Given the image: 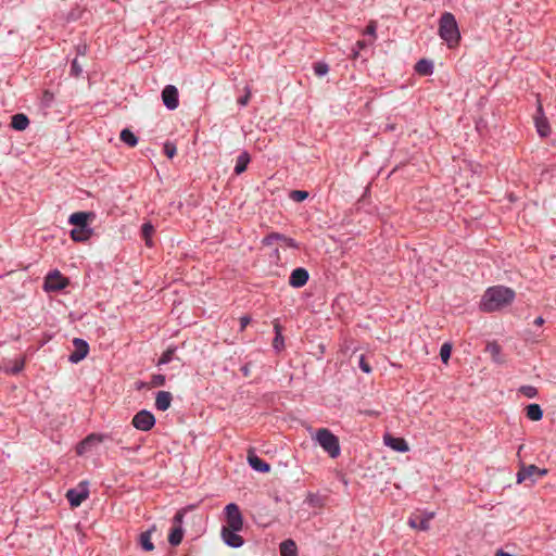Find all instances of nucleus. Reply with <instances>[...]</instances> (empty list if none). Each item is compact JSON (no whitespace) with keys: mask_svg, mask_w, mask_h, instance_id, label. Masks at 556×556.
Here are the masks:
<instances>
[{"mask_svg":"<svg viewBox=\"0 0 556 556\" xmlns=\"http://www.w3.org/2000/svg\"><path fill=\"white\" fill-rule=\"evenodd\" d=\"M241 530L222 529V538L226 545L238 548L244 543L241 535L238 534Z\"/></svg>","mask_w":556,"mask_h":556,"instance_id":"2eb2a0df","label":"nucleus"},{"mask_svg":"<svg viewBox=\"0 0 556 556\" xmlns=\"http://www.w3.org/2000/svg\"><path fill=\"white\" fill-rule=\"evenodd\" d=\"M364 413L368 416H378L379 415V412H376V410H366Z\"/></svg>","mask_w":556,"mask_h":556,"instance_id":"6e6d98bb","label":"nucleus"},{"mask_svg":"<svg viewBox=\"0 0 556 556\" xmlns=\"http://www.w3.org/2000/svg\"><path fill=\"white\" fill-rule=\"evenodd\" d=\"M173 396L168 391H159L155 397V407L161 412H165L170 407Z\"/></svg>","mask_w":556,"mask_h":556,"instance_id":"6ab92c4d","label":"nucleus"},{"mask_svg":"<svg viewBox=\"0 0 556 556\" xmlns=\"http://www.w3.org/2000/svg\"><path fill=\"white\" fill-rule=\"evenodd\" d=\"M544 324L543 317L539 316L534 319V325L542 326Z\"/></svg>","mask_w":556,"mask_h":556,"instance_id":"603ef678","label":"nucleus"},{"mask_svg":"<svg viewBox=\"0 0 556 556\" xmlns=\"http://www.w3.org/2000/svg\"><path fill=\"white\" fill-rule=\"evenodd\" d=\"M251 161V156L247 151H243L239 154V156L236 160V166H235V174L241 175L247 170V167Z\"/></svg>","mask_w":556,"mask_h":556,"instance_id":"5701e85b","label":"nucleus"},{"mask_svg":"<svg viewBox=\"0 0 556 556\" xmlns=\"http://www.w3.org/2000/svg\"><path fill=\"white\" fill-rule=\"evenodd\" d=\"M184 538V529L181 526H175L168 535V542L173 546H177L181 543Z\"/></svg>","mask_w":556,"mask_h":556,"instance_id":"a878e982","label":"nucleus"},{"mask_svg":"<svg viewBox=\"0 0 556 556\" xmlns=\"http://www.w3.org/2000/svg\"><path fill=\"white\" fill-rule=\"evenodd\" d=\"M316 440L330 457L336 458L340 455L339 439L330 430L326 428L318 429Z\"/></svg>","mask_w":556,"mask_h":556,"instance_id":"20e7f679","label":"nucleus"},{"mask_svg":"<svg viewBox=\"0 0 556 556\" xmlns=\"http://www.w3.org/2000/svg\"><path fill=\"white\" fill-rule=\"evenodd\" d=\"M23 368H24V359H17V361H15L14 366L11 369H9L8 371H10L13 375H16L20 371H22Z\"/></svg>","mask_w":556,"mask_h":556,"instance_id":"37998d69","label":"nucleus"},{"mask_svg":"<svg viewBox=\"0 0 556 556\" xmlns=\"http://www.w3.org/2000/svg\"><path fill=\"white\" fill-rule=\"evenodd\" d=\"M94 217L92 212H76L68 217V223L74 226L71 230L70 236L75 242H85L91 235L92 229L88 222Z\"/></svg>","mask_w":556,"mask_h":556,"instance_id":"f03ea898","label":"nucleus"},{"mask_svg":"<svg viewBox=\"0 0 556 556\" xmlns=\"http://www.w3.org/2000/svg\"><path fill=\"white\" fill-rule=\"evenodd\" d=\"M289 198L295 202H303L308 198V192L305 190H293L290 192Z\"/></svg>","mask_w":556,"mask_h":556,"instance_id":"c9c22d12","label":"nucleus"},{"mask_svg":"<svg viewBox=\"0 0 556 556\" xmlns=\"http://www.w3.org/2000/svg\"><path fill=\"white\" fill-rule=\"evenodd\" d=\"M518 392L528 399H533L538 395V389L533 386L525 384L518 389Z\"/></svg>","mask_w":556,"mask_h":556,"instance_id":"473e14b6","label":"nucleus"},{"mask_svg":"<svg viewBox=\"0 0 556 556\" xmlns=\"http://www.w3.org/2000/svg\"><path fill=\"white\" fill-rule=\"evenodd\" d=\"M76 50H77V54L85 55L86 51H87V46L86 45H79V46H77Z\"/></svg>","mask_w":556,"mask_h":556,"instance_id":"3c124183","label":"nucleus"},{"mask_svg":"<svg viewBox=\"0 0 556 556\" xmlns=\"http://www.w3.org/2000/svg\"><path fill=\"white\" fill-rule=\"evenodd\" d=\"M357 46H358V47H363V46H364V42H363V41H357Z\"/></svg>","mask_w":556,"mask_h":556,"instance_id":"4d7b16f0","label":"nucleus"},{"mask_svg":"<svg viewBox=\"0 0 556 556\" xmlns=\"http://www.w3.org/2000/svg\"><path fill=\"white\" fill-rule=\"evenodd\" d=\"M384 444L392 450L401 453H405L409 450L407 442L403 438H395L390 434H386Z\"/></svg>","mask_w":556,"mask_h":556,"instance_id":"a211bd4d","label":"nucleus"},{"mask_svg":"<svg viewBox=\"0 0 556 556\" xmlns=\"http://www.w3.org/2000/svg\"><path fill=\"white\" fill-rule=\"evenodd\" d=\"M547 473L546 469L539 468L535 465H522L517 472V482L521 483L526 480H530L532 483L535 481L534 476L543 477Z\"/></svg>","mask_w":556,"mask_h":556,"instance_id":"1a4fd4ad","label":"nucleus"},{"mask_svg":"<svg viewBox=\"0 0 556 556\" xmlns=\"http://www.w3.org/2000/svg\"><path fill=\"white\" fill-rule=\"evenodd\" d=\"M73 345L74 351L71 353L68 361L73 364H77L88 355L89 344L84 339L75 338Z\"/></svg>","mask_w":556,"mask_h":556,"instance_id":"9d476101","label":"nucleus"},{"mask_svg":"<svg viewBox=\"0 0 556 556\" xmlns=\"http://www.w3.org/2000/svg\"><path fill=\"white\" fill-rule=\"evenodd\" d=\"M358 366H359V368H361L365 374H370V372H371V367H370V365L368 364V362L366 361V358H365V356H364V355H361V356H359Z\"/></svg>","mask_w":556,"mask_h":556,"instance_id":"a19ab883","label":"nucleus"},{"mask_svg":"<svg viewBox=\"0 0 556 556\" xmlns=\"http://www.w3.org/2000/svg\"><path fill=\"white\" fill-rule=\"evenodd\" d=\"M514 299L515 291L513 289L504 286H495L485 291L480 306L484 312H495L510 304Z\"/></svg>","mask_w":556,"mask_h":556,"instance_id":"f257e3e1","label":"nucleus"},{"mask_svg":"<svg viewBox=\"0 0 556 556\" xmlns=\"http://www.w3.org/2000/svg\"><path fill=\"white\" fill-rule=\"evenodd\" d=\"M175 352H176V348H174V346H169L166 351H164L157 361V366L166 365L169 362H172L174 358Z\"/></svg>","mask_w":556,"mask_h":556,"instance_id":"7c9ffc66","label":"nucleus"},{"mask_svg":"<svg viewBox=\"0 0 556 556\" xmlns=\"http://www.w3.org/2000/svg\"><path fill=\"white\" fill-rule=\"evenodd\" d=\"M177 152L176 146L173 142H165L164 144V153L167 157L173 159Z\"/></svg>","mask_w":556,"mask_h":556,"instance_id":"58836bf2","label":"nucleus"},{"mask_svg":"<svg viewBox=\"0 0 556 556\" xmlns=\"http://www.w3.org/2000/svg\"><path fill=\"white\" fill-rule=\"evenodd\" d=\"M121 140L129 147H136L138 143V137L128 128L121 131Z\"/></svg>","mask_w":556,"mask_h":556,"instance_id":"cd10ccee","label":"nucleus"},{"mask_svg":"<svg viewBox=\"0 0 556 556\" xmlns=\"http://www.w3.org/2000/svg\"><path fill=\"white\" fill-rule=\"evenodd\" d=\"M29 125V118L23 114L17 113L11 117V127L15 130H25Z\"/></svg>","mask_w":556,"mask_h":556,"instance_id":"4be33fe9","label":"nucleus"},{"mask_svg":"<svg viewBox=\"0 0 556 556\" xmlns=\"http://www.w3.org/2000/svg\"><path fill=\"white\" fill-rule=\"evenodd\" d=\"M163 104L170 111L179 105L178 89L173 85H167L162 91Z\"/></svg>","mask_w":556,"mask_h":556,"instance_id":"f8f14e48","label":"nucleus"},{"mask_svg":"<svg viewBox=\"0 0 556 556\" xmlns=\"http://www.w3.org/2000/svg\"><path fill=\"white\" fill-rule=\"evenodd\" d=\"M251 323V317L249 315H243L240 317V331H244L247 326Z\"/></svg>","mask_w":556,"mask_h":556,"instance_id":"a18cd8bd","label":"nucleus"},{"mask_svg":"<svg viewBox=\"0 0 556 556\" xmlns=\"http://www.w3.org/2000/svg\"><path fill=\"white\" fill-rule=\"evenodd\" d=\"M106 438L105 434H98V433H90L89 435H87L84 441H85V444L89 445L90 448L96 445V444H99L101 442H103V440Z\"/></svg>","mask_w":556,"mask_h":556,"instance_id":"2f4dec72","label":"nucleus"},{"mask_svg":"<svg viewBox=\"0 0 556 556\" xmlns=\"http://www.w3.org/2000/svg\"><path fill=\"white\" fill-rule=\"evenodd\" d=\"M54 101V94L50 90H45L41 96L40 103L43 108H50Z\"/></svg>","mask_w":556,"mask_h":556,"instance_id":"f704fd0d","label":"nucleus"},{"mask_svg":"<svg viewBox=\"0 0 556 556\" xmlns=\"http://www.w3.org/2000/svg\"><path fill=\"white\" fill-rule=\"evenodd\" d=\"M184 517H185V514L182 510L177 511L173 519L175 526H181Z\"/></svg>","mask_w":556,"mask_h":556,"instance_id":"49530a36","label":"nucleus"},{"mask_svg":"<svg viewBox=\"0 0 556 556\" xmlns=\"http://www.w3.org/2000/svg\"><path fill=\"white\" fill-rule=\"evenodd\" d=\"M526 415L530 420L539 421L543 418V409L539 404H529L526 407Z\"/></svg>","mask_w":556,"mask_h":556,"instance_id":"393cba45","label":"nucleus"},{"mask_svg":"<svg viewBox=\"0 0 556 556\" xmlns=\"http://www.w3.org/2000/svg\"><path fill=\"white\" fill-rule=\"evenodd\" d=\"M250 97H251V93H250V91H248L244 96H242L238 99V101H237L238 104L240 106H245L250 101Z\"/></svg>","mask_w":556,"mask_h":556,"instance_id":"de8ad7c7","label":"nucleus"},{"mask_svg":"<svg viewBox=\"0 0 556 556\" xmlns=\"http://www.w3.org/2000/svg\"><path fill=\"white\" fill-rule=\"evenodd\" d=\"M433 68V62L428 59H421L415 65L416 73L422 76L432 75Z\"/></svg>","mask_w":556,"mask_h":556,"instance_id":"412c9836","label":"nucleus"},{"mask_svg":"<svg viewBox=\"0 0 556 556\" xmlns=\"http://www.w3.org/2000/svg\"><path fill=\"white\" fill-rule=\"evenodd\" d=\"M251 364L250 363H247L244 364L241 368H240V371L242 372V375L244 377H249L250 374H251V368H250Z\"/></svg>","mask_w":556,"mask_h":556,"instance_id":"8fccbe9b","label":"nucleus"},{"mask_svg":"<svg viewBox=\"0 0 556 556\" xmlns=\"http://www.w3.org/2000/svg\"><path fill=\"white\" fill-rule=\"evenodd\" d=\"M538 113L541 114V116L535 117L536 131L540 137L546 138L551 134V126L547 118L543 116V109L541 104L538 108Z\"/></svg>","mask_w":556,"mask_h":556,"instance_id":"f3484780","label":"nucleus"},{"mask_svg":"<svg viewBox=\"0 0 556 556\" xmlns=\"http://www.w3.org/2000/svg\"><path fill=\"white\" fill-rule=\"evenodd\" d=\"M65 496L72 507H78L89 496L88 481H81L76 488L67 490Z\"/></svg>","mask_w":556,"mask_h":556,"instance_id":"423d86ee","label":"nucleus"},{"mask_svg":"<svg viewBox=\"0 0 556 556\" xmlns=\"http://www.w3.org/2000/svg\"><path fill=\"white\" fill-rule=\"evenodd\" d=\"M452 352V344L451 343H443L440 349V357L442 363L447 364Z\"/></svg>","mask_w":556,"mask_h":556,"instance_id":"72a5a7b5","label":"nucleus"},{"mask_svg":"<svg viewBox=\"0 0 556 556\" xmlns=\"http://www.w3.org/2000/svg\"><path fill=\"white\" fill-rule=\"evenodd\" d=\"M153 233H154L153 225L150 222L144 223L142 225V227H141V236L144 239L146 244L148 247H152L153 245V242H152V235Z\"/></svg>","mask_w":556,"mask_h":556,"instance_id":"c85d7f7f","label":"nucleus"},{"mask_svg":"<svg viewBox=\"0 0 556 556\" xmlns=\"http://www.w3.org/2000/svg\"><path fill=\"white\" fill-rule=\"evenodd\" d=\"M485 351L491 354L493 361L496 363H500V355H501V346L496 342H490L486 344Z\"/></svg>","mask_w":556,"mask_h":556,"instance_id":"c756f323","label":"nucleus"},{"mask_svg":"<svg viewBox=\"0 0 556 556\" xmlns=\"http://www.w3.org/2000/svg\"><path fill=\"white\" fill-rule=\"evenodd\" d=\"M70 281L59 270L49 273L45 279L43 288L46 291H60L68 286Z\"/></svg>","mask_w":556,"mask_h":556,"instance_id":"6e6552de","label":"nucleus"},{"mask_svg":"<svg viewBox=\"0 0 556 556\" xmlns=\"http://www.w3.org/2000/svg\"><path fill=\"white\" fill-rule=\"evenodd\" d=\"M434 513H419L414 514L408 518V525L421 531H427L429 529L430 520L433 519Z\"/></svg>","mask_w":556,"mask_h":556,"instance_id":"9b49d317","label":"nucleus"},{"mask_svg":"<svg viewBox=\"0 0 556 556\" xmlns=\"http://www.w3.org/2000/svg\"><path fill=\"white\" fill-rule=\"evenodd\" d=\"M248 463L252 469L257 472L266 473L270 470V465L264 459L260 458L253 451L248 453Z\"/></svg>","mask_w":556,"mask_h":556,"instance_id":"dca6fc26","label":"nucleus"},{"mask_svg":"<svg viewBox=\"0 0 556 556\" xmlns=\"http://www.w3.org/2000/svg\"><path fill=\"white\" fill-rule=\"evenodd\" d=\"M329 72V66L325 62H317L314 64V73L321 77L325 76Z\"/></svg>","mask_w":556,"mask_h":556,"instance_id":"e433bc0d","label":"nucleus"},{"mask_svg":"<svg viewBox=\"0 0 556 556\" xmlns=\"http://www.w3.org/2000/svg\"><path fill=\"white\" fill-rule=\"evenodd\" d=\"M81 11L79 9H74L72 10L67 16H66V21L67 22H73V21H77L81 17Z\"/></svg>","mask_w":556,"mask_h":556,"instance_id":"79ce46f5","label":"nucleus"},{"mask_svg":"<svg viewBox=\"0 0 556 556\" xmlns=\"http://www.w3.org/2000/svg\"><path fill=\"white\" fill-rule=\"evenodd\" d=\"M90 450V446L85 444V441H80L76 447V453L78 455H83L85 454L86 452H88Z\"/></svg>","mask_w":556,"mask_h":556,"instance_id":"c03bdc74","label":"nucleus"},{"mask_svg":"<svg viewBox=\"0 0 556 556\" xmlns=\"http://www.w3.org/2000/svg\"><path fill=\"white\" fill-rule=\"evenodd\" d=\"M375 31H376V26L374 24H369L367 26V33L368 34H375Z\"/></svg>","mask_w":556,"mask_h":556,"instance_id":"5fc2aeb1","label":"nucleus"},{"mask_svg":"<svg viewBox=\"0 0 556 556\" xmlns=\"http://www.w3.org/2000/svg\"><path fill=\"white\" fill-rule=\"evenodd\" d=\"M81 73V66L79 65L77 59H74L71 64V75L74 77H79Z\"/></svg>","mask_w":556,"mask_h":556,"instance_id":"ea45409f","label":"nucleus"},{"mask_svg":"<svg viewBox=\"0 0 556 556\" xmlns=\"http://www.w3.org/2000/svg\"><path fill=\"white\" fill-rule=\"evenodd\" d=\"M275 338L273 340V348L276 351H280L285 346V339L282 336V327L278 321L274 323Z\"/></svg>","mask_w":556,"mask_h":556,"instance_id":"b1692460","label":"nucleus"},{"mask_svg":"<svg viewBox=\"0 0 556 556\" xmlns=\"http://www.w3.org/2000/svg\"><path fill=\"white\" fill-rule=\"evenodd\" d=\"M226 526L222 529L242 530L243 517L239 506L235 503H229L224 508Z\"/></svg>","mask_w":556,"mask_h":556,"instance_id":"39448f33","label":"nucleus"},{"mask_svg":"<svg viewBox=\"0 0 556 556\" xmlns=\"http://www.w3.org/2000/svg\"><path fill=\"white\" fill-rule=\"evenodd\" d=\"M309 279V274L307 269L303 267H298L291 271L289 277V285L293 288H302L307 283Z\"/></svg>","mask_w":556,"mask_h":556,"instance_id":"4468645a","label":"nucleus"},{"mask_svg":"<svg viewBox=\"0 0 556 556\" xmlns=\"http://www.w3.org/2000/svg\"><path fill=\"white\" fill-rule=\"evenodd\" d=\"M155 421V417L150 410L141 409L132 417L131 425L137 430L146 432L154 427Z\"/></svg>","mask_w":556,"mask_h":556,"instance_id":"0eeeda50","label":"nucleus"},{"mask_svg":"<svg viewBox=\"0 0 556 556\" xmlns=\"http://www.w3.org/2000/svg\"><path fill=\"white\" fill-rule=\"evenodd\" d=\"M439 36L446 42L448 48H454L460 40L455 16L450 12H444L439 21Z\"/></svg>","mask_w":556,"mask_h":556,"instance_id":"7ed1b4c3","label":"nucleus"},{"mask_svg":"<svg viewBox=\"0 0 556 556\" xmlns=\"http://www.w3.org/2000/svg\"><path fill=\"white\" fill-rule=\"evenodd\" d=\"M165 381H166L165 376L162 374H157V375L152 376L150 383H151V387L156 388V387L164 386Z\"/></svg>","mask_w":556,"mask_h":556,"instance_id":"4c0bfd02","label":"nucleus"},{"mask_svg":"<svg viewBox=\"0 0 556 556\" xmlns=\"http://www.w3.org/2000/svg\"><path fill=\"white\" fill-rule=\"evenodd\" d=\"M276 241H279V242H283L288 248H291V249H298L299 248V244L298 242L292 239V238H289L282 233H279V232H270L268 233L266 237L263 238L262 240V243L264 245H271L274 242Z\"/></svg>","mask_w":556,"mask_h":556,"instance_id":"ddd939ff","label":"nucleus"},{"mask_svg":"<svg viewBox=\"0 0 556 556\" xmlns=\"http://www.w3.org/2000/svg\"><path fill=\"white\" fill-rule=\"evenodd\" d=\"M154 531H156L155 525H153L147 531L141 532L139 535V544H140L141 548L146 552H151L154 549V544L151 541V536Z\"/></svg>","mask_w":556,"mask_h":556,"instance_id":"aec40b11","label":"nucleus"},{"mask_svg":"<svg viewBox=\"0 0 556 556\" xmlns=\"http://www.w3.org/2000/svg\"><path fill=\"white\" fill-rule=\"evenodd\" d=\"M281 556H298L296 545L292 540H286L280 544Z\"/></svg>","mask_w":556,"mask_h":556,"instance_id":"bb28decb","label":"nucleus"},{"mask_svg":"<svg viewBox=\"0 0 556 556\" xmlns=\"http://www.w3.org/2000/svg\"><path fill=\"white\" fill-rule=\"evenodd\" d=\"M495 556H514L509 553H506L504 552L503 549H498L496 553H495Z\"/></svg>","mask_w":556,"mask_h":556,"instance_id":"864d4df0","label":"nucleus"},{"mask_svg":"<svg viewBox=\"0 0 556 556\" xmlns=\"http://www.w3.org/2000/svg\"><path fill=\"white\" fill-rule=\"evenodd\" d=\"M307 502L312 506H317L319 504V497L314 494H309L307 497Z\"/></svg>","mask_w":556,"mask_h":556,"instance_id":"09e8293b","label":"nucleus"}]
</instances>
